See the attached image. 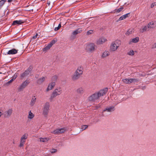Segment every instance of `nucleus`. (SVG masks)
Returning a JSON list of instances; mask_svg holds the SVG:
<instances>
[{
  "label": "nucleus",
  "mask_w": 156,
  "mask_h": 156,
  "mask_svg": "<svg viewBox=\"0 0 156 156\" xmlns=\"http://www.w3.org/2000/svg\"><path fill=\"white\" fill-rule=\"evenodd\" d=\"M107 91V88L95 92L89 97H88V100L90 101H94L99 99L100 98L105 94Z\"/></svg>",
  "instance_id": "1"
},
{
  "label": "nucleus",
  "mask_w": 156,
  "mask_h": 156,
  "mask_svg": "<svg viewBox=\"0 0 156 156\" xmlns=\"http://www.w3.org/2000/svg\"><path fill=\"white\" fill-rule=\"evenodd\" d=\"M83 70V67L82 66H78L74 74L72 76V80L73 81H75L78 80L80 76L82 75Z\"/></svg>",
  "instance_id": "2"
},
{
  "label": "nucleus",
  "mask_w": 156,
  "mask_h": 156,
  "mask_svg": "<svg viewBox=\"0 0 156 156\" xmlns=\"http://www.w3.org/2000/svg\"><path fill=\"white\" fill-rule=\"evenodd\" d=\"M121 44V41L119 40H116L112 42L110 46L109 50L112 52L115 51Z\"/></svg>",
  "instance_id": "3"
},
{
  "label": "nucleus",
  "mask_w": 156,
  "mask_h": 156,
  "mask_svg": "<svg viewBox=\"0 0 156 156\" xmlns=\"http://www.w3.org/2000/svg\"><path fill=\"white\" fill-rule=\"evenodd\" d=\"M96 46L94 43H89L87 44L86 46L85 50L89 53H92L95 50Z\"/></svg>",
  "instance_id": "4"
},
{
  "label": "nucleus",
  "mask_w": 156,
  "mask_h": 156,
  "mask_svg": "<svg viewBox=\"0 0 156 156\" xmlns=\"http://www.w3.org/2000/svg\"><path fill=\"white\" fill-rule=\"evenodd\" d=\"M42 114L45 117H47L50 110V104L49 102H46L44 105Z\"/></svg>",
  "instance_id": "5"
},
{
  "label": "nucleus",
  "mask_w": 156,
  "mask_h": 156,
  "mask_svg": "<svg viewBox=\"0 0 156 156\" xmlns=\"http://www.w3.org/2000/svg\"><path fill=\"white\" fill-rule=\"evenodd\" d=\"M62 92L61 88L60 87H58L56 88L53 92L50 98L52 99L56 97L57 96L60 95Z\"/></svg>",
  "instance_id": "6"
},
{
  "label": "nucleus",
  "mask_w": 156,
  "mask_h": 156,
  "mask_svg": "<svg viewBox=\"0 0 156 156\" xmlns=\"http://www.w3.org/2000/svg\"><path fill=\"white\" fill-rule=\"evenodd\" d=\"M115 108L114 106H110L107 107L105 108L102 112V115L103 116H106L108 115L106 112H111L115 110Z\"/></svg>",
  "instance_id": "7"
},
{
  "label": "nucleus",
  "mask_w": 156,
  "mask_h": 156,
  "mask_svg": "<svg viewBox=\"0 0 156 156\" xmlns=\"http://www.w3.org/2000/svg\"><path fill=\"white\" fill-rule=\"evenodd\" d=\"M66 128L64 127L61 128H58L51 132V133L55 134L62 133L66 131Z\"/></svg>",
  "instance_id": "8"
},
{
  "label": "nucleus",
  "mask_w": 156,
  "mask_h": 156,
  "mask_svg": "<svg viewBox=\"0 0 156 156\" xmlns=\"http://www.w3.org/2000/svg\"><path fill=\"white\" fill-rule=\"evenodd\" d=\"M32 69V66H30L28 69L25 71L23 73H22L21 75V77L22 78L26 76H27L29 75L30 72L31 71Z\"/></svg>",
  "instance_id": "9"
},
{
  "label": "nucleus",
  "mask_w": 156,
  "mask_h": 156,
  "mask_svg": "<svg viewBox=\"0 0 156 156\" xmlns=\"http://www.w3.org/2000/svg\"><path fill=\"white\" fill-rule=\"evenodd\" d=\"M107 41V39L104 37H101L98 39L96 41V44L97 45L102 44Z\"/></svg>",
  "instance_id": "10"
},
{
  "label": "nucleus",
  "mask_w": 156,
  "mask_h": 156,
  "mask_svg": "<svg viewBox=\"0 0 156 156\" xmlns=\"http://www.w3.org/2000/svg\"><path fill=\"white\" fill-rule=\"evenodd\" d=\"M156 27V21L152 20L147 24V27L149 29H154Z\"/></svg>",
  "instance_id": "11"
},
{
  "label": "nucleus",
  "mask_w": 156,
  "mask_h": 156,
  "mask_svg": "<svg viewBox=\"0 0 156 156\" xmlns=\"http://www.w3.org/2000/svg\"><path fill=\"white\" fill-rule=\"evenodd\" d=\"M30 83L29 80H26L24 81L20 85L19 89L20 90H23Z\"/></svg>",
  "instance_id": "12"
},
{
  "label": "nucleus",
  "mask_w": 156,
  "mask_h": 156,
  "mask_svg": "<svg viewBox=\"0 0 156 156\" xmlns=\"http://www.w3.org/2000/svg\"><path fill=\"white\" fill-rule=\"evenodd\" d=\"M122 81L125 83H130L132 82L136 81V80L134 79H123L122 80Z\"/></svg>",
  "instance_id": "13"
},
{
  "label": "nucleus",
  "mask_w": 156,
  "mask_h": 156,
  "mask_svg": "<svg viewBox=\"0 0 156 156\" xmlns=\"http://www.w3.org/2000/svg\"><path fill=\"white\" fill-rule=\"evenodd\" d=\"M55 82H52L50 83L47 87L46 91L48 92L49 91L51 90L55 86Z\"/></svg>",
  "instance_id": "14"
},
{
  "label": "nucleus",
  "mask_w": 156,
  "mask_h": 156,
  "mask_svg": "<svg viewBox=\"0 0 156 156\" xmlns=\"http://www.w3.org/2000/svg\"><path fill=\"white\" fill-rule=\"evenodd\" d=\"M110 54V52L108 50H105L102 53L101 57L102 58H105L108 56Z\"/></svg>",
  "instance_id": "15"
},
{
  "label": "nucleus",
  "mask_w": 156,
  "mask_h": 156,
  "mask_svg": "<svg viewBox=\"0 0 156 156\" xmlns=\"http://www.w3.org/2000/svg\"><path fill=\"white\" fill-rule=\"evenodd\" d=\"M139 40L138 37H136L135 38L130 39L129 41V44H132L133 43H136L138 42Z\"/></svg>",
  "instance_id": "16"
},
{
  "label": "nucleus",
  "mask_w": 156,
  "mask_h": 156,
  "mask_svg": "<svg viewBox=\"0 0 156 156\" xmlns=\"http://www.w3.org/2000/svg\"><path fill=\"white\" fill-rule=\"evenodd\" d=\"M76 91L77 94L82 95L84 92V89L83 87H80L78 88Z\"/></svg>",
  "instance_id": "17"
},
{
  "label": "nucleus",
  "mask_w": 156,
  "mask_h": 156,
  "mask_svg": "<svg viewBox=\"0 0 156 156\" xmlns=\"http://www.w3.org/2000/svg\"><path fill=\"white\" fill-rule=\"evenodd\" d=\"M12 109H9L4 112L5 116L6 117H9L12 114Z\"/></svg>",
  "instance_id": "18"
},
{
  "label": "nucleus",
  "mask_w": 156,
  "mask_h": 156,
  "mask_svg": "<svg viewBox=\"0 0 156 156\" xmlns=\"http://www.w3.org/2000/svg\"><path fill=\"white\" fill-rule=\"evenodd\" d=\"M36 101V98L35 96H33L31 101L30 103V105L31 106H33L35 104Z\"/></svg>",
  "instance_id": "19"
},
{
  "label": "nucleus",
  "mask_w": 156,
  "mask_h": 156,
  "mask_svg": "<svg viewBox=\"0 0 156 156\" xmlns=\"http://www.w3.org/2000/svg\"><path fill=\"white\" fill-rule=\"evenodd\" d=\"M18 50L15 49H12L9 50L7 52V54L9 55H13L16 54Z\"/></svg>",
  "instance_id": "20"
},
{
  "label": "nucleus",
  "mask_w": 156,
  "mask_h": 156,
  "mask_svg": "<svg viewBox=\"0 0 156 156\" xmlns=\"http://www.w3.org/2000/svg\"><path fill=\"white\" fill-rule=\"evenodd\" d=\"M46 77H43L37 80V83L38 84H41L45 80Z\"/></svg>",
  "instance_id": "21"
},
{
  "label": "nucleus",
  "mask_w": 156,
  "mask_h": 156,
  "mask_svg": "<svg viewBox=\"0 0 156 156\" xmlns=\"http://www.w3.org/2000/svg\"><path fill=\"white\" fill-rule=\"evenodd\" d=\"M82 30L81 28H79L77 30L74 31L72 33V35H75L81 33Z\"/></svg>",
  "instance_id": "22"
},
{
  "label": "nucleus",
  "mask_w": 156,
  "mask_h": 156,
  "mask_svg": "<svg viewBox=\"0 0 156 156\" xmlns=\"http://www.w3.org/2000/svg\"><path fill=\"white\" fill-rule=\"evenodd\" d=\"M23 23V22L22 20H15L13 22L12 25H15L16 24L20 25L21 24Z\"/></svg>",
  "instance_id": "23"
},
{
  "label": "nucleus",
  "mask_w": 156,
  "mask_h": 156,
  "mask_svg": "<svg viewBox=\"0 0 156 156\" xmlns=\"http://www.w3.org/2000/svg\"><path fill=\"white\" fill-rule=\"evenodd\" d=\"M34 116V114H33L31 111H30L28 113V118L30 119H33Z\"/></svg>",
  "instance_id": "24"
},
{
  "label": "nucleus",
  "mask_w": 156,
  "mask_h": 156,
  "mask_svg": "<svg viewBox=\"0 0 156 156\" xmlns=\"http://www.w3.org/2000/svg\"><path fill=\"white\" fill-rule=\"evenodd\" d=\"M147 28H148L147 27V26H144V27H142L140 28V29L139 30V31L140 33H143L147 30Z\"/></svg>",
  "instance_id": "25"
},
{
  "label": "nucleus",
  "mask_w": 156,
  "mask_h": 156,
  "mask_svg": "<svg viewBox=\"0 0 156 156\" xmlns=\"http://www.w3.org/2000/svg\"><path fill=\"white\" fill-rule=\"evenodd\" d=\"M49 140L48 138H40L38 139V141L42 142H46Z\"/></svg>",
  "instance_id": "26"
},
{
  "label": "nucleus",
  "mask_w": 156,
  "mask_h": 156,
  "mask_svg": "<svg viewBox=\"0 0 156 156\" xmlns=\"http://www.w3.org/2000/svg\"><path fill=\"white\" fill-rule=\"evenodd\" d=\"M129 14V13H128L122 16L119 18L118 20L119 21H121L125 19L126 18L128 17V15Z\"/></svg>",
  "instance_id": "27"
},
{
  "label": "nucleus",
  "mask_w": 156,
  "mask_h": 156,
  "mask_svg": "<svg viewBox=\"0 0 156 156\" xmlns=\"http://www.w3.org/2000/svg\"><path fill=\"white\" fill-rule=\"evenodd\" d=\"M134 32V30L133 28L129 29L128 30L126 33V34L127 35H129L132 34Z\"/></svg>",
  "instance_id": "28"
},
{
  "label": "nucleus",
  "mask_w": 156,
  "mask_h": 156,
  "mask_svg": "<svg viewBox=\"0 0 156 156\" xmlns=\"http://www.w3.org/2000/svg\"><path fill=\"white\" fill-rule=\"evenodd\" d=\"M25 142H26V140L20 139V144L19 145V147H23L25 144Z\"/></svg>",
  "instance_id": "29"
},
{
  "label": "nucleus",
  "mask_w": 156,
  "mask_h": 156,
  "mask_svg": "<svg viewBox=\"0 0 156 156\" xmlns=\"http://www.w3.org/2000/svg\"><path fill=\"white\" fill-rule=\"evenodd\" d=\"M123 9V7H121L117 9H115L112 12L113 13H115L116 12L117 13H119L121 11H122Z\"/></svg>",
  "instance_id": "30"
},
{
  "label": "nucleus",
  "mask_w": 156,
  "mask_h": 156,
  "mask_svg": "<svg viewBox=\"0 0 156 156\" xmlns=\"http://www.w3.org/2000/svg\"><path fill=\"white\" fill-rule=\"evenodd\" d=\"M15 75L16 74H15L14 77L6 83V85H8L10 83L12 82V81L16 78L17 77V75L16 74V76Z\"/></svg>",
  "instance_id": "31"
},
{
  "label": "nucleus",
  "mask_w": 156,
  "mask_h": 156,
  "mask_svg": "<svg viewBox=\"0 0 156 156\" xmlns=\"http://www.w3.org/2000/svg\"><path fill=\"white\" fill-rule=\"evenodd\" d=\"M28 134L27 133H24L21 137V139L25 140L27 139Z\"/></svg>",
  "instance_id": "32"
},
{
  "label": "nucleus",
  "mask_w": 156,
  "mask_h": 156,
  "mask_svg": "<svg viewBox=\"0 0 156 156\" xmlns=\"http://www.w3.org/2000/svg\"><path fill=\"white\" fill-rule=\"evenodd\" d=\"M134 54V51L132 50H130L127 52V54L130 56H133Z\"/></svg>",
  "instance_id": "33"
},
{
  "label": "nucleus",
  "mask_w": 156,
  "mask_h": 156,
  "mask_svg": "<svg viewBox=\"0 0 156 156\" xmlns=\"http://www.w3.org/2000/svg\"><path fill=\"white\" fill-rule=\"evenodd\" d=\"M52 47L51 45L49 44L48 45L46 46L44 48V51H47L49 50Z\"/></svg>",
  "instance_id": "34"
},
{
  "label": "nucleus",
  "mask_w": 156,
  "mask_h": 156,
  "mask_svg": "<svg viewBox=\"0 0 156 156\" xmlns=\"http://www.w3.org/2000/svg\"><path fill=\"white\" fill-rule=\"evenodd\" d=\"M58 78V76L56 75H55L53 76L51 78V80L52 81H56Z\"/></svg>",
  "instance_id": "35"
},
{
  "label": "nucleus",
  "mask_w": 156,
  "mask_h": 156,
  "mask_svg": "<svg viewBox=\"0 0 156 156\" xmlns=\"http://www.w3.org/2000/svg\"><path fill=\"white\" fill-rule=\"evenodd\" d=\"M88 127V126L87 125H84L81 126V127L80 128L81 129V131H82L83 130H85Z\"/></svg>",
  "instance_id": "36"
},
{
  "label": "nucleus",
  "mask_w": 156,
  "mask_h": 156,
  "mask_svg": "<svg viewBox=\"0 0 156 156\" xmlns=\"http://www.w3.org/2000/svg\"><path fill=\"white\" fill-rule=\"evenodd\" d=\"M5 2V1L4 0H2L0 1V8L4 5Z\"/></svg>",
  "instance_id": "37"
},
{
  "label": "nucleus",
  "mask_w": 156,
  "mask_h": 156,
  "mask_svg": "<svg viewBox=\"0 0 156 156\" xmlns=\"http://www.w3.org/2000/svg\"><path fill=\"white\" fill-rule=\"evenodd\" d=\"M61 24L59 23L58 26V27H55L54 29V30L55 31H57V30H58L61 27Z\"/></svg>",
  "instance_id": "38"
},
{
  "label": "nucleus",
  "mask_w": 156,
  "mask_h": 156,
  "mask_svg": "<svg viewBox=\"0 0 156 156\" xmlns=\"http://www.w3.org/2000/svg\"><path fill=\"white\" fill-rule=\"evenodd\" d=\"M93 33V31L92 30H90L88 31L87 33V35H89L92 34Z\"/></svg>",
  "instance_id": "39"
},
{
  "label": "nucleus",
  "mask_w": 156,
  "mask_h": 156,
  "mask_svg": "<svg viewBox=\"0 0 156 156\" xmlns=\"http://www.w3.org/2000/svg\"><path fill=\"white\" fill-rule=\"evenodd\" d=\"M57 151V150L56 149H52L50 150V151L51 153H54L56 152Z\"/></svg>",
  "instance_id": "40"
},
{
  "label": "nucleus",
  "mask_w": 156,
  "mask_h": 156,
  "mask_svg": "<svg viewBox=\"0 0 156 156\" xmlns=\"http://www.w3.org/2000/svg\"><path fill=\"white\" fill-rule=\"evenodd\" d=\"M155 6H156V2H154L151 4V8H153Z\"/></svg>",
  "instance_id": "41"
},
{
  "label": "nucleus",
  "mask_w": 156,
  "mask_h": 156,
  "mask_svg": "<svg viewBox=\"0 0 156 156\" xmlns=\"http://www.w3.org/2000/svg\"><path fill=\"white\" fill-rule=\"evenodd\" d=\"M38 35V34L37 33H36V34L35 35H34L33 37L32 38L34 39H35L36 38Z\"/></svg>",
  "instance_id": "42"
},
{
  "label": "nucleus",
  "mask_w": 156,
  "mask_h": 156,
  "mask_svg": "<svg viewBox=\"0 0 156 156\" xmlns=\"http://www.w3.org/2000/svg\"><path fill=\"white\" fill-rule=\"evenodd\" d=\"M55 40H52L49 44L51 45V46H52V45L55 43Z\"/></svg>",
  "instance_id": "43"
},
{
  "label": "nucleus",
  "mask_w": 156,
  "mask_h": 156,
  "mask_svg": "<svg viewBox=\"0 0 156 156\" xmlns=\"http://www.w3.org/2000/svg\"><path fill=\"white\" fill-rule=\"evenodd\" d=\"M152 48H156V42L153 44L152 46Z\"/></svg>",
  "instance_id": "44"
},
{
  "label": "nucleus",
  "mask_w": 156,
  "mask_h": 156,
  "mask_svg": "<svg viewBox=\"0 0 156 156\" xmlns=\"http://www.w3.org/2000/svg\"><path fill=\"white\" fill-rule=\"evenodd\" d=\"M2 111H0V118L1 117L2 115Z\"/></svg>",
  "instance_id": "45"
},
{
  "label": "nucleus",
  "mask_w": 156,
  "mask_h": 156,
  "mask_svg": "<svg viewBox=\"0 0 156 156\" xmlns=\"http://www.w3.org/2000/svg\"><path fill=\"white\" fill-rule=\"evenodd\" d=\"M12 0H8V2H11L12 1Z\"/></svg>",
  "instance_id": "46"
},
{
  "label": "nucleus",
  "mask_w": 156,
  "mask_h": 156,
  "mask_svg": "<svg viewBox=\"0 0 156 156\" xmlns=\"http://www.w3.org/2000/svg\"><path fill=\"white\" fill-rule=\"evenodd\" d=\"M99 108V107H97V108Z\"/></svg>",
  "instance_id": "47"
},
{
  "label": "nucleus",
  "mask_w": 156,
  "mask_h": 156,
  "mask_svg": "<svg viewBox=\"0 0 156 156\" xmlns=\"http://www.w3.org/2000/svg\"><path fill=\"white\" fill-rule=\"evenodd\" d=\"M1 73H2L0 72V74H1Z\"/></svg>",
  "instance_id": "48"
}]
</instances>
